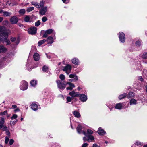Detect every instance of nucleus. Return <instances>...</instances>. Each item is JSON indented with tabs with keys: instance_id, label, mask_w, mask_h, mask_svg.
<instances>
[{
	"instance_id": "5",
	"label": "nucleus",
	"mask_w": 147,
	"mask_h": 147,
	"mask_svg": "<svg viewBox=\"0 0 147 147\" xmlns=\"http://www.w3.org/2000/svg\"><path fill=\"white\" fill-rule=\"evenodd\" d=\"M28 87V83L25 81H23L20 86V89L22 90H26Z\"/></svg>"
},
{
	"instance_id": "10",
	"label": "nucleus",
	"mask_w": 147,
	"mask_h": 147,
	"mask_svg": "<svg viewBox=\"0 0 147 147\" xmlns=\"http://www.w3.org/2000/svg\"><path fill=\"white\" fill-rule=\"evenodd\" d=\"M97 132L99 135L101 136H103L106 134V132L101 127H100L98 128Z\"/></svg>"
},
{
	"instance_id": "21",
	"label": "nucleus",
	"mask_w": 147,
	"mask_h": 147,
	"mask_svg": "<svg viewBox=\"0 0 147 147\" xmlns=\"http://www.w3.org/2000/svg\"><path fill=\"white\" fill-rule=\"evenodd\" d=\"M122 104V103H121L116 104L115 107V108L118 109H122L123 107Z\"/></svg>"
},
{
	"instance_id": "32",
	"label": "nucleus",
	"mask_w": 147,
	"mask_h": 147,
	"mask_svg": "<svg viewBox=\"0 0 147 147\" xmlns=\"http://www.w3.org/2000/svg\"><path fill=\"white\" fill-rule=\"evenodd\" d=\"M1 128L2 127L3 125H4L5 121L4 120V118L3 117H1Z\"/></svg>"
},
{
	"instance_id": "49",
	"label": "nucleus",
	"mask_w": 147,
	"mask_h": 147,
	"mask_svg": "<svg viewBox=\"0 0 147 147\" xmlns=\"http://www.w3.org/2000/svg\"><path fill=\"white\" fill-rule=\"evenodd\" d=\"M42 20L43 22H45L47 20V19L46 16H44L42 18Z\"/></svg>"
},
{
	"instance_id": "40",
	"label": "nucleus",
	"mask_w": 147,
	"mask_h": 147,
	"mask_svg": "<svg viewBox=\"0 0 147 147\" xmlns=\"http://www.w3.org/2000/svg\"><path fill=\"white\" fill-rule=\"evenodd\" d=\"M7 59L6 57H3L1 59V65H2V64L3 63H3V61H6Z\"/></svg>"
},
{
	"instance_id": "11",
	"label": "nucleus",
	"mask_w": 147,
	"mask_h": 147,
	"mask_svg": "<svg viewBox=\"0 0 147 147\" xmlns=\"http://www.w3.org/2000/svg\"><path fill=\"white\" fill-rule=\"evenodd\" d=\"M78 92H76L74 91H73L69 93V95L72 96V98L73 97H78L79 96Z\"/></svg>"
},
{
	"instance_id": "25",
	"label": "nucleus",
	"mask_w": 147,
	"mask_h": 147,
	"mask_svg": "<svg viewBox=\"0 0 147 147\" xmlns=\"http://www.w3.org/2000/svg\"><path fill=\"white\" fill-rule=\"evenodd\" d=\"M137 104V100L134 98L131 99L130 101V105H136Z\"/></svg>"
},
{
	"instance_id": "1",
	"label": "nucleus",
	"mask_w": 147,
	"mask_h": 147,
	"mask_svg": "<svg viewBox=\"0 0 147 147\" xmlns=\"http://www.w3.org/2000/svg\"><path fill=\"white\" fill-rule=\"evenodd\" d=\"M9 32L5 27L1 26V38H7L9 36Z\"/></svg>"
},
{
	"instance_id": "61",
	"label": "nucleus",
	"mask_w": 147,
	"mask_h": 147,
	"mask_svg": "<svg viewBox=\"0 0 147 147\" xmlns=\"http://www.w3.org/2000/svg\"><path fill=\"white\" fill-rule=\"evenodd\" d=\"M20 111V109L19 108H16L14 110V112H16L17 111Z\"/></svg>"
},
{
	"instance_id": "31",
	"label": "nucleus",
	"mask_w": 147,
	"mask_h": 147,
	"mask_svg": "<svg viewBox=\"0 0 147 147\" xmlns=\"http://www.w3.org/2000/svg\"><path fill=\"white\" fill-rule=\"evenodd\" d=\"M135 144L138 147H141L142 146V143L140 142L136 141L135 142Z\"/></svg>"
},
{
	"instance_id": "41",
	"label": "nucleus",
	"mask_w": 147,
	"mask_h": 147,
	"mask_svg": "<svg viewBox=\"0 0 147 147\" xmlns=\"http://www.w3.org/2000/svg\"><path fill=\"white\" fill-rule=\"evenodd\" d=\"M47 33L48 34H50L52 33L53 32V30L52 29H50L46 31Z\"/></svg>"
},
{
	"instance_id": "62",
	"label": "nucleus",
	"mask_w": 147,
	"mask_h": 147,
	"mask_svg": "<svg viewBox=\"0 0 147 147\" xmlns=\"http://www.w3.org/2000/svg\"><path fill=\"white\" fill-rule=\"evenodd\" d=\"M83 134L85 135L86 137H87L88 135H87V132H86L84 131H82Z\"/></svg>"
},
{
	"instance_id": "24",
	"label": "nucleus",
	"mask_w": 147,
	"mask_h": 147,
	"mask_svg": "<svg viewBox=\"0 0 147 147\" xmlns=\"http://www.w3.org/2000/svg\"><path fill=\"white\" fill-rule=\"evenodd\" d=\"M73 114L76 117L79 118L80 117H81V115L80 113L78 111H74L73 112Z\"/></svg>"
},
{
	"instance_id": "54",
	"label": "nucleus",
	"mask_w": 147,
	"mask_h": 147,
	"mask_svg": "<svg viewBox=\"0 0 147 147\" xmlns=\"http://www.w3.org/2000/svg\"><path fill=\"white\" fill-rule=\"evenodd\" d=\"M63 2L65 4H67L69 3V0H62Z\"/></svg>"
},
{
	"instance_id": "34",
	"label": "nucleus",
	"mask_w": 147,
	"mask_h": 147,
	"mask_svg": "<svg viewBox=\"0 0 147 147\" xmlns=\"http://www.w3.org/2000/svg\"><path fill=\"white\" fill-rule=\"evenodd\" d=\"M17 121L18 120L16 119L14 121L11 120L10 121V124L11 125H14L17 122Z\"/></svg>"
},
{
	"instance_id": "28",
	"label": "nucleus",
	"mask_w": 147,
	"mask_h": 147,
	"mask_svg": "<svg viewBox=\"0 0 147 147\" xmlns=\"http://www.w3.org/2000/svg\"><path fill=\"white\" fill-rule=\"evenodd\" d=\"M42 70L44 72L48 73L49 70L48 67L46 65H44L42 67Z\"/></svg>"
},
{
	"instance_id": "58",
	"label": "nucleus",
	"mask_w": 147,
	"mask_h": 147,
	"mask_svg": "<svg viewBox=\"0 0 147 147\" xmlns=\"http://www.w3.org/2000/svg\"><path fill=\"white\" fill-rule=\"evenodd\" d=\"M138 79L139 80L141 81L142 82L143 80V79L142 78V77L141 76H139L138 77Z\"/></svg>"
},
{
	"instance_id": "29",
	"label": "nucleus",
	"mask_w": 147,
	"mask_h": 147,
	"mask_svg": "<svg viewBox=\"0 0 147 147\" xmlns=\"http://www.w3.org/2000/svg\"><path fill=\"white\" fill-rule=\"evenodd\" d=\"M88 138V141H89V140H90L91 141L93 140L94 139V137L92 135H88L86 137Z\"/></svg>"
},
{
	"instance_id": "48",
	"label": "nucleus",
	"mask_w": 147,
	"mask_h": 147,
	"mask_svg": "<svg viewBox=\"0 0 147 147\" xmlns=\"http://www.w3.org/2000/svg\"><path fill=\"white\" fill-rule=\"evenodd\" d=\"M7 114V111L5 110L3 112H1V115H5Z\"/></svg>"
},
{
	"instance_id": "35",
	"label": "nucleus",
	"mask_w": 147,
	"mask_h": 147,
	"mask_svg": "<svg viewBox=\"0 0 147 147\" xmlns=\"http://www.w3.org/2000/svg\"><path fill=\"white\" fill-rule=\"evenodd\" d=\"M25 12L26 11L25 9H21L19 11V13L22 15L24 14Z\"/></svg>"
},
{
	"instance_id": "26",
	"label": "nucleus",
	"mask_w": 147,
	"mask_h": 147,
	"mask_svg": "<svg viewBox=\"0 0 147 147\" xmlns=\"http://www.w3.org/2000/svg\"><path fill=\"white\" fill-rule=\"evenodd\" d=\"M127 96V95L126 94L124 93L123 94L120 95L119 96L118 98L119 99L121 100L126 97Z\"/></svg>"
},
{
	"instance_id": "50",
	"label": "nucleus",
	"mask_w": 147,
	"mask_h": 147,
	"mask_svg": "<svg viewBox=\"0 0 147 147\" xmlns=\"http://www.w3.org/2000/svg\"><path fill=\"white\" fill-rule=\"evenodd\" d=\"M14 142V140L13 139H11L9 141V144L10 145H12Z\"/></svg>"
},
{
	"instance_id": "27",
	"label": "nucleus",
	"mask_w": 147,
	"mask_h": 147,
	"mask_svg": "<svg viewBox=\"0 0 147 147\" xmlns=\"http://www.w3.org/2000/svg\"><path fill=\"white\" fill-rule=\"evenodd\" d=\"M134 96V94L132 92H130L127 94V98H132Z\"/></svg>"
},
{
	"instance_id": "33",
	"label": "nucleus",
	"mask_w": 147,
	"mask_h": 147,
	"mask_svg": "<svg viewBox=\"0 0 147 147\" xmlns=\"http://www.w3.org/2000/svg\"><path fill=\"white\" fill-rule=\"evenodd\" d=\"M31 4L38 8H40V7L39 5L37 3L32 2H31Z\"/></svg>"
},
{
	"instance_id": "56",
	"label": "nucleus",
	"mask_w": 147,
	"mask_h": 147,
	"mask_svg": "<svg viewBox=\"0 0 147 147\" xmlns=\"http://www.w3.org/2000/svg\"><path fill=\"white\" fill-rule=\"evenodd\" d=\"M75 75H76L74 74H70L69 75V77L71 78H74Z\"/></svg>"
},
{
	"instance_id": "6",
	"label": "nucleus",
	"mask_w": 147,
	"mask_h": 147,
	"mask_svg": "<svg viewBox=\"0 0 147 147\" xmlns=\"http://www.w3.org/2000/svg\"><path fill=\"white\" fill-rule=\"evenodd\" d=\"M71 66L69 64H67L62 69L63 71H65L67 74H69L71 72Z\"/></svg>"
},
{
	"instance_id": "16",
	"label": "nucleus",
	"mask_w": 147,
	"mask_h": 147,
	"mask_svg": "<svg viewBox=\"0 0 147 147\" xmlns=\"http://www.w3.org/2000/svg\"><path fill=\"white\" fill-rule=\"evenodd\" d=\"M32 109L34 111H36L38 109V105L36 103H32L31 105Z\"/></svg>"
},
{
	"instance_id": "39",
	"label": "nucleus",
	"mask_w": 147,
	"mask_h": 147,
	"mask_svg": "<svg viewBox=\"0 0 147 147\" xmlns=\"http://www.w3.org/2000/svg\"><path fill=\"white\" fill-rule=\"evenodd\" d=\"M142 58L144 59H147V52H144L142 55Z\"/></svg>"
},
{
	"instance_id": "38",
	"label": "nucleus",
	"mask_w": 147,
	"mask_h": 147,
	"mask_svg": "<svg viewBox=\"0 0 147 147\" xmlns=\"http://www.w3.org/2000/svg\"><path fill=\"white\" fill-rule=\"evenodd\" d=\"M66 100L67 102H66L68 103L71 101V100H72V98L70 96H67L66 98Z\"/></svg>"
},
{
	"instance_id": "44",
	"label": "nucleus",
	"mask_w": 147,
	"mask_h": 147,
	"mask_svg": "<svg viewBox=\"0 0 147 147\" xmlns=\"http://www.w3.org/2000/svg\"><path fill=\"white\" fill-rule=\"evenodd\" d=\"M8 23L9 22L7 20L3 21L2 23V24L3 25H5L6 26H7L8 24Z\"/></svg>"
},
{
	"instance_id": "47",
	"label": "nucleus",
	"mask_w": 147,
	"mask_h": 147,
	"mask_svg": "<svg viewBox=\"0 0 147 147\" xmlns=\"http://www.w3.org/2000/svg\"><path fill=\"white\" fill-rule=\"evenodd\" d=\"M40 23L41 22L40 20H38L35 23V26H38L40 24Z\"/></svg>"
},
{
	"instance_id": "8",
	"label": "nucleus",
	"mask_w": 147,
	"mask_h": 147,
	"mask_svg": "<svg viewBox=\"0 0 147 147\" xmlns=\"http://www.w3.org/2000/svg\"><path fill=\"white\" fill-rule=\"evenodd\" d=\"M10 22L11 24H16L18 22V18L16 16H13L10 19Z\"/></svg>"
},
{
	"instance_id": "52",
	"label": "nucleus",
	"mask_w": 147,
	"mask_h": 147,
	"mask_svg": "<svg viewBox=\"0 0 147 147\" xmlns=\"http://www.w3.org/2000/svg\"><path fill=\"white\" fill-rule=\"evenodd\" d=\"M9 138L7 137H6L5 138V143L6 144H7L8 143V142L9 141Z\"/></svg>"
},
{
	"instance_id": "59",
	"label": "nucleus",
	"mask_w": 147,
	"mask_h": 147,
	"mask_svg": "<svg viewBox=\"0 0 147 147\" xmlns=\"http://www.w3.org/2000/svg\"><path fill=\"white\" fill-rule=\"evenodd\" d=\"M74 78V80L75 81H76L78 80V76L76 75H75V76Z\"/></svg>"
},
{
	"instance_id": "45",
	"label": "nucleus",
	"mask_w": 147,
	"mask_h": 147,
	"mask_svg": "<svg viewBox=\"0 0 147 147\" xmlns=\"http://www.w3.org/2000/svg\"><path fill=\"white\" fill-rule=\"evenodd\" d=\"M17 117V115L16 114H13L12 116L11 117V118L12 120H13L14 119H16Z\"/></svg>"
},
{
	"instance_id": "63",
	"label": "nucleus",
	"mask_w": 147,
	"mask_h": 147,
	"mask_svg": "<svg viewBox=\"0 0 147 147\" xmlns=\"http://www.w3.org/2000/svg\"><path fill=\"white\" fill-rule=\"evenodd\" d=\"M83 140H84V141H88V139H87L86 137H84L83 138Z\"/></svg>"
},
{
	"instance_id": "7",
	"label": "nucleus",
	"mask_w": 147,
	"mask_h": 147,
	"mask_svg": "<svg viewBox=\"0 0 147 147\" xmlns=\"http://www.w3.org/2000/svg\"><path fill=\"white\" fill-rule=\"evenodd\" d=\"M80 100L82 102L86 101L87 99V96L85 94H79Z\"/></svg>"
},
{
	"instance_id": "37",
	"label": "nucleus",
	"mask_w": 147,
	"mask_h": 147,
	"mask_svg": "<svg viewBox=\"0 0 147 147\" xmlns=\"http://www.w3.org/2000/svg\"><path fill=\"white\" fill-rule=\"evenodd\" d=\"M1 129L3 131H5L8 129L7 127L4 124L3 125Z\"/></svg>"
},
{
	"instance_id": "19",
	"label": "nucleus",
	"mask_w": 147,
	"mask_h": 147,
	"mask_svg": "<svg viewBox=\"0 0 147 147\" xmlns=\"http://www.w3.org/2000/svg\"><path fill=\"white\" fill-rule=\"evenodd\" d=\"M82 127L80 124H79L76 128V130L78 133L80 134L82 133Z\"/></svg>"
},
{
	"instance_id": "36",
	"label": "nucleus",
	"mask_w": 147,
	"mask_h": 147,
	"mask_svg": "<svg viewBox=\"0 0 147 147\" xmlns=\"http://www.w3.org/2000/svg\"><path fill=\"white\" fill-rule=\"evenodd\" d=\"M87 133L88 135H92L93 134V132L91 130L89 129L87 130Z\"/></svg>"
},
{
	"instance_id": "15",
	"label": "nucleus",
	"mask_w": 147,
	"mask_h": 147,
	"mask_svg": "<svg viewBox=\"0 0 147 147\" xmlns=\"http://www.w3.org/2000/svg\"><path fill=\"white\" fill-rule=\"evenodd\" d=\"M47 11V7L45 6L40 11V14L42 15H44L45 14Z\"/></svg>"
},
{
	"instance_id": "4",
	"label": "nucleus",
	"mask_w": 147,
	"mask_h": 147,
	"mask_svg": "<svg viewBox=\"0 0 147 147\" xmlns=\"http://www.w3.org/2000/svg\"><path fill=\"white\" fill-rule=\"evenodd\" d=\"M57 84L58 88L60 89H64L66 87V84L64 83H62L60 80H57L56 81Z\"/></svg>"
},
{
	"instance_id": "13",
	"label": "nucleus",
	"mask_w": 147,
	"mask_h": 147,
	"mask_svg": "<svg viewBox=\"0 0 147 147\" xmlns=\"http://www.w3.org/2000/svg\"><path fill=\"white\" fill-rule=\"evenodd\" d=\"M1 13L3 14V16L5 17L11 16H10V15L11 14V13L6 11L2 10H1Z\"/></svg>"
},
{
	"instance_id": "55",
	"label": "nucleus",
	"mask_w": 147,
	"mask_h": 147,
	"mask_svg": "<svg viewBox=\"0 0 147 147\" xmlns=\"http://www.w3.org/2000/svg\"><path fill=\"white\" fill-rule=\"evenodd\" d=\"M16 38L15 37H11V40L12 42H14L16 40Z\"/></svg>"
},
{
	"instance_id": "46",
	"label": "nucleus",
	"mask_w": 147,
	"mask_h": 147,
	"mask_svg": "<svg viewBox=\"0 0 147 147\" xmlns=\"http://www.w3.org/2000/svg\"><path fill=\"white\" fill-rule=\"evenodd\" d=\"M59 78L61 80H63L65 79V77L64 75L63 74H61L59 76Z\"/></svg>"
},
{
	"instance_id": "2",
	"label": "nucleus",
	"mask_w": 147,
	"mask_h": 147,
	"mask_svg": "<svg viewBox=\"0 0 147 147\" xmlns=\"http://www.w3.org/2000/svg\"><path fill=\"white\" fill-rule=\"evenodd\" d=\"M37 28L34 26H32L28 29V32L29 34L32 35H35L37 31Z\"/></svg>"
},
{
	"instance_id": "57",
	"label": "nucleus",
	"mask_w": 147,
	"mask_h": 147,
	"mask_svg": "<svg viewBox=\"0 0 147 147\" xmlns=\"http://www.w3.org/2000/svg\"><path fill=\"white\" fill-rule=\"evenodd\" d=\"M44 1H40V7H43L44 5Z\"/></svg>"
},
{
	"instance_id": "64",
	"label": "nucleus",
	"mask_w": 147,
	"mask_h": 147,
	"mask_svg": "<svg viewBox=\"0 0 147 147\" xmlns=\"http://www.w3.org/2000/svg\"><path fill=\"white\" fill-rule=\"evenodd\" d=\"M74 97H72V100H74V102L78 100V99L76 98H74Z\"/></svg>"
},
{
	"instance_id": "60",
	"label": "nucleus",
	"mask_w": 147,
	"mask_h": 147,
	"mask_svg": "<svg viewBox=\"0 0 147 147\" xmlns=\"http://www.w3.org/2000/svg\"><path fill=\"white\" fill-rule=\"evenodd\" d=\"M88 145V144L87 143H85L82 145V147H86Z\"/></svg>"
},
{
	"instance_id": "14",
	"label": "nucleus",
	"mask_w": 147,
	"mask_h": 147,
	"mask_svg": "<svg viewBox=\"0 0 147 147\" xmlns=\"http://www.w3.org/2000/svg\"><path fill=\"white\" fill-rule=\"evenodd\" d=\"M1 42H2L3 43L5 42L6 43V45H9L11 44L9 40L7 38L5 39V38H1Z\"/></svg>"
},
{
	"instance_id": "53",
	"label": "nucleus",
	"mask_w": 147,
	"mask_h": 147,
	"mask_svg": "<svg viewBox=\"0 0 147 147\" xmlns=\"http://www.w3.org/2000/svg\"><path fill=\"white\" fill-rule=\"evenodd\" d=\"M6 131V134L7 135L10 136V133L8 129L5 131Z\"/></svg>"
},
{
	"instance_id": "22",
	"label": "nucleus",
	"mask_w": 147,
	"mask_h": 147,
	"mask_svg": "<svg viewBox=\"0 0 147 147\" xmlns=\"http://www.w3.org/2000/svg\"><path fill=\"white\" fill-rule=\"evenodd\" d=\"M37 81L35 80H32L30 82V84L32 86L35 87L36 85H37Z\"/></svg>"
},
{
	"instance_id": "42",
	"label": "nucleus",
	"mask_w": 147,
	"mask_h": 147,
	"mask_svg": "<svg viewBox=\"0 0 147 147\" xmlns=\"http://www.w3.org/2000/svg\"><path fill=\"white\" fill-rule=\"evenodd\" d=\"M34 9V7H28L27 8L26 10V11L28 12H29L31 11H32Z\"/></svg>"
},
{
	"instance_id": "3",
	"label": "nucleus",
	"mask_w": 147,
	"mask_h": 147,
	"mask_svg": "<svg viewBox=\"0 0 147 147\" xmlns=\"http://www.w3.org/2000/svg\"><path fill=\"white\" fill-rule=\"evenodd\" d=\"M119 41L123 43L125 41V34L122 32H120L119 34Z\"/></svg>"
},
{
	"instance_id": "30",
	"label": "nucleus",
	"mask_w": 147,
	"mask_h": 147,
	"mask_svg": "<svg viewBox=\"0 0 147 147\" xmlns=\"http://www.w3.org/2000/svg\"><path fill=\"white\" fill-rule=\"evenodd\" d=\"M46 42V39H43L42 40L39 41L38 43V45L39 46H41L43 44Z\"/></svg>"
},
{
	"instance_id": "18",
	"label": "nucleus",
	"mask_w": 147,
	"mask_h": 147,
	"mask_svg": "<svg viewBox=\"0 0 147 147\" xmlns=\"http://www.w3.org/2000/svg\"><path fill=\"white\" fill-rule=\"evenodd\" d=\"M33 58L35 61H37L39 59V55L37 53H35L34 54Z\"/></svg>"
},
{
	"instance_id": "43",
	"label": "nucleus",
	"mask_w": 147,
	"mask_h": 147,
	"mask_svg": "<svg viewBox=\"0 0 147 147\" xmlns=\"http://www.w3.org/2000/svg\"><path fill=\"white\" fill-rule=\"evenodd\" d=\"M141 42L139 40L135 42V45L138 47H140L141 45Z\"/></svg>"
},
{
	"instance_id": "17",
	"label": "nucleus",
	"mask_w": 147,
	"mask_h": 147,
	"mask_svg": "<svg viewBox=\"0 0 147 147\" xmlns=\"http://www.w3.org/2000/svg\"><path fill=\"white\" fill-rule=\"evenodd\" d=\"M72 63L76 65H79L80 63V62L78 59V58H74L71 60Z\"/></svg>"
},
{
	"instance_id": "12",
	"label": "nucleus",
	"mask_w": 147,
	"mask_h": 147,
	"mask_svg": "<svg viewBox=\"0 0 147 147\" xmlns=\"http://www.w3.org/2000/svg\"><path fill=\"white\" fill-rule=\"evenodd\" d=\"M46 40V42H47V44H51L54 42L53 38L51 36H49Z\"/></svg>"
},
{
	"instance_id": "51",
	"label": "nucleus",
	"mask_w": 147,
	"mask_h": 147,
	"mask_svg": "<svg viewBox=\"0 0 147 147\" xmlns=\"http://www.w3.org/2000/svg\"><path fill=\"white\" fill-rule=\"evenodd\" d=\"M48 34L47 33V32L45 31V33L43 35L42 38H46L48 36Z\"/></svg>"
},
{
	"instance_id": "20",
	"label": "nucleus",
	"mask_w": 147,
	"mask_h": 147,
	"mask_svg": "<svg viewBox=\"0 0 147 147\" xmlns=\"http://www.w3.org/2000/svg\"><path fill=\"white\" fill-rule=\"evenodd\" d=\"M7 50L6 47H4L3 45H1V52L5 53Z\"/></svg>"
},
{
	"instance_id": "23",
	"label": "nucleus",
	"mask_w": 147,
	"mask_h": 147,
	"mask_svg": "<svg viewBox=\"0 0 147 147\" xmlns=\"http://www.w3.org/2000/svg\"><path fill=\"white\" fill-rule=\"evenodd\" d=\"M30 16L29 15H26L24 18V20L26 22H31L30 21Z\"/></svg>"
},
{
	"instance_id": "9",
	"label": "nucleus",
	"mask_w": 147,
	"mask_h": 147,
	"mask_svg": "<svg viewBox=\"0 0 147 147\" xmlns=\"http://www.w3.org/2000/svg\"><path fill=\"white\" fill-rule=\"evenodd\" d=\"M68 84L70 86L69 87H67L66 88V89L68 90H71L73 89V88L75 87L74 84L72 83L68 82H67L66 84Z\"/></svg>"
}]
</instances>
